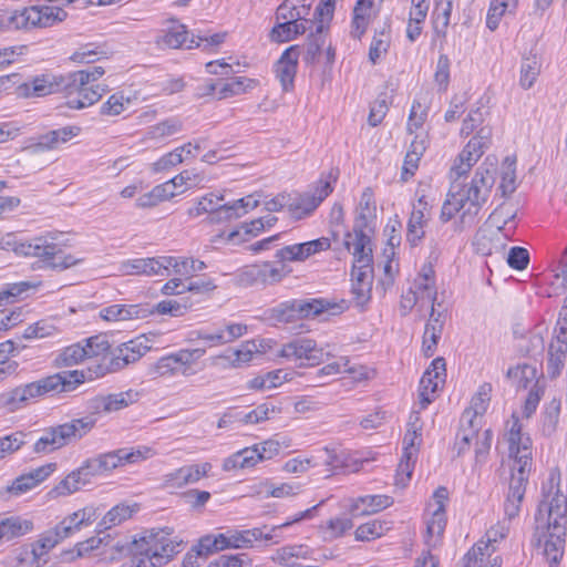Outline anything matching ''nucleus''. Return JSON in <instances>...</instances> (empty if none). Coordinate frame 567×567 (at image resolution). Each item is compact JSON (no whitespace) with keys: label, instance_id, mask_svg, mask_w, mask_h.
<instances>
[{"label":"nucleus","instance_id":"nucleus-19","mask_svg":"<svg viewBox=\"0 0 567 567\" xmlns=\"http://www.w3.org/2000/svg\"><path fill=\"white\" fill-rule=\"evenodd\" d=\"M162 35L156 40L159 47L168 49H193L198 48L199 42H195V38L188 40V31L186 25L179 23L175 19H169L166 22L165 28L162 30Z\"/></svg>","mask_w":567,"mask_h":567},{"label":"nucleus","instance_id":"nucleus-23","mask_svg":"<svg viewBox=\"0 0 567 567\" xmlns=\"http://www.w3.org/2000/svg\"><path fill=\"white\" fill-rule=\"evenodd\" d=\"M246 331L247 327L245 324L229 323L214 331L199 330L197 340L203 341L206 347L213 348L233 342L244 336Z\"/></svg>","mask_w":567,"mask_h":567},{"label":"nucleus","instance_id":"nucleus-10","mask_svg":"<svg viewBox=\"0 0 567 567\" xmlns=\"http://www.w3.org/2000/svg\"><path fill=\"white\" fill-rule=\"evenodd\" d=\"M66 12L55 6H31L9 13L6 27L9 30L30 31L35 28H49L66 18Z\"/></svg>","mask_w":567,"mask_h":567},{"label":"nucleus","instance_id":"nucleus-41","mask_svg":"<svg viewBox=\"0 0 567 567\" xmlns=\"http://www.w3.org/2000/svg\"><path fill=\"white\" fill-rule=\"evenodd\" d=\"M63 79L64 76L59 81H53L49 75L35 78L30 84L23 85L24 94L27 96H45L60 90L64 91Z\"/></svg>","mask_w":567,"mask_h":567},{"label":"nucleus","instance_id":"nucleus-29","mask_svg":"<svg viewBox=\"0 0 567 567\" xmlns=\"http://www.w3.org/2000/svg\"><path fill=\"white\" fill-rule=\"evenodd\" d=\"M429 215V204L425 197L422 196L419 198L417 204L413 206L408 223L406 239L412 246H415L424 237L423 227L427 221Z\"/></svg>","mask_w":567,"mask_h":567},{"label":"nucleus","instance_id":"nucleus-1","mask_svg":"<svg viewBox=\"0 0 567 567\" xmlns=\"http://www.w3.org/2000/svg\"><path fill=\"white\" fill-rule=\"evenodd\" d=\"M567 524V497L559 489V475L551 472L543 485V498L535 514L533 544L543 547L549 564H558L564 555Z\"/></svg>","mask_w":567,"mask_h":567},{"label":"nucleus","instance_id":"nucleus-7","mask_svg":"<svg viewBox=\"0 0 567 567\" xmlns=\"http://www.w3.org/2000/svg\"><path fill=\"white\" fill-rule=\"evenodd\" d=\"M497 161L486 157L476 168L470 183H457V190L467 202L466 216H477L488 200L496 182Z\"/></svg>","mask_w":567,"mask_h":567},{"label":"nucleus","instance_id":"nucleus-28","mask_svg":"<svg viewBox=\"0 0 567 567\" xmlns=\"http://www.w3.org/2000/svg\"><path fill=\"white\" fill-rule=\"evenodd\" d=\"M392 504L393 499L388 495H365L352 499L349 512L352 517H362L383 511Z\"/></svg>","mask_w":567,"mask_h":567},{"label":"nucleus","instance_id":"nucleus-42","mask_svg":"<svg viewBox=\"0 0 567 567\" xmlns=\"http://www.w3.org/2000/svg\"><path fill=\"white\" fill-rule=\"evenodd\" d=\"M321 505V503H319L318 505H315L313 507L311 508H308L303 512H300L299 514H297L295 516L293 519L291 520H287L280 525H276V526H272L268 532H264V529L266 528V526L264 528H255L259 534L260 536L256 535L255 536V542H272L274 544H278L279 543V538H280V535H279V532L284 528V527H288L290 525H292L293 523H297V522H300L302 519H307V518H310L312 517V513Z\"/></svg>","mask_w":567,"mask_h":567},{"label":"nucleus","instance_id":"nucleus-56","mask_svg":"<svg viewBox=\"0 0 567 567\" xmlns=\"http://www.w3.org/2000/svg\"><path fill=\"white\" fill-rule=\"evenodd\" d=\"M410 290L414 292L422 302H429L431 303V308H434V302L437 297L435 281H423L422 278L417 277Z\"/></svg>","mask_w":567,"mask_h":567},{"label":"nucleus","instance_id":"nucleus-33","mask_svg":"<svg viewBox=\"0 0 567 567\" xmlns=\"http://www.w3.org/2000/svg\"><path fill=\"white\" fill-rule=\"evenodd\" d=\"M80 133L78 126H64L61 128L49 131L38 137L33 145L37 152H44L56 148L60 144L66 143Z\"/></svg>","mask_w":567,"mask_h":567},{"label":"nucleus","instance_id":"nucleus-46","mask_svg":"<svg viewBox=\"0 0 567 567\" xmlns=\"http://www.w3.org/2000/svg\"><path fill=\"white\" fill-rule=\"evenodd\" d=\"M482 542L476 543L463 557L464 567H499V558L494 557L491 561V553H484Z\"/></svg>","mask_w":567,"mask_h":567},{"label":"nucleus","instance_id":"nucleus-25","mask_svg":"<svg viewBox=\"0 0 567 567\" xmlns=\"http://www.w3.org/2000/svg\"><path fill=\"white\" fill-rule=\"evenodd\" d=\"M138 398L140 393L134 390L107 395H97L92 399L91 408L97 413H110L127 408L130 404L136 402Z\"/></svg>","mask_w":567,"mask_h":567},{"label":"nucleus","instance_id":"nucleus-39","mask_svg":"<svg viewBox=\"0 0 567 567\" xmlns=\"http://www.w3.org/2000/svg\"><path fill=\"white\" fill-rule=\"evenodd\" d=\"M91 475L87 470L82 465L78 470L71 472L64 480H62L52 492L56 495H70L78 492L83 486L91 483Z\"/></svg>","mask_w":567,"mask_h":567},{"label":"nucleus","instance_id":"nucleus-21","mask_svg":"<svg viewBox=\"0 0 567 567\" xmlns=\"http://www.w3.org/2000/svg\"><path fill=\"white\" fill-rule=\"evenodd\" d=\"M373 280L372 265H353L351 272L352 288L357 306H364L371 298Z\"/></svg>","mask_w":567,"mask_h":567},{"label":"nucleus","instance_id":"nucleus-20","mask_svg":"<svg viewBox=\"0 0 567 567\" xmlns=\"http://www.w3.org/2000/svg\"><path fill=\"white\" fill-rule=\"evenodd\" d=\"M169 262L167 256L137 258L123 262L122 270L126 275L169 276Z\"/></svg>","mask_w":567,"mask_h":567},{"label":"nucleus","instance_id":"nucleus-14","mask_svg":"<svg viewBox=\"0 0 567 567\" xmlns=\"http://www.w3.org/2000/svg\"><path fill=\"white\" fill-rule=\"evenodd\" d=\"M280 357L303 359L308 361L310 365H317L327 360L330 357V352L318 347L315 340L302 338L284 344Z\"/></svg>","mask_w":567,"mask_h":567},{"label":"nucleus","instance_id":"nucleus-8","mask_svg":"<svg viewBox=\"0 0 567 567\" xmlns=\"http://www.w3.org/2000/svg\"><path fill=\"white\" fill-rule=\"evenodd\" d=\"M151 348L148 339L144 336L123 342L113 349V354L109 358V361L90 365L87 368V378L89 380H94L109 373L121 371L127 365L137 362Z\"/></svg>","mask_w":567,"mask_h":567},{"label":"nucleus","instance_id":"nucleus-11","mask_svg":"<svg viewBox=\"0 0 567 567\" xmlns=\"http://www.w3.org/2000/svg\"><path fill=\"white\" fill-rule=\"evenodd\" d=\"M205 352V348L181 349L175 353L159 358L153 365H151L150 374L155 378L172 377L177 374L183 367L184 370L182 373L187 375L188 368L199 360Z\"/></svg>","mask_w":567,"mask_h":567},{"label":"nucleus","instance_id":"nucleus-4","mask_svg":"<svg viewBox=\"0 0 567 567\" xmlns=\"http://www.w3.org/2000/svg\"><path fill=\"white\" fill-rule=\"evenodd\" d=\"M347 309L346 300L333 302L324 298L291 299L266 310L265 318L272 323H291L312 319L326 312L339 315Z\"/></svg>","mask_w":567,"mask_h":567},{"label":"nucleus","instance_id":"nucleus-55","mask_svg":"<svg viewBox=\"0 0 567 567\" xmlns=\"http://www.w3.org/2000/svg\"><path fill=\"white\" fill-rule=\"evenodd\" d=\"M515 159L506 157L503 163L499 189L504 197L509 196L516 189Z\"/></svg>","mask_w":567,"mask_h":567},{"label":"nucleus","instance_id":"nucleus-32","mask_svg":"<svg viewBox=\"0 0 567 567\" xmlns=\"http://www.w3.org/2000/svg\"><path fill=\"white\" fill-rule=\"evenodd\" d=\"M223 200L224 197L221 195H206L202 197L194 207L188 209V215L190 217H198L204 213H208L212 223L229 220L230 218H225L226 212L223 210L225 206V204H221Z\"/></svg>","mask_w":567,"mask_h":567},{"label":"nucleus","instance_id":"nucleus-22","mask_svg":"<svg viewBox=\"0 0 567 567\" xmlns=\"http://www.w3.org/2000/svg\"><path fill=\"white\" fill-rule=\"evenodd\" d=\"M299 55V45H291L284 51L275 65L276 76L280 81L284 91H290L293 87Z\"/></svg>","mask_w":567,"mask_h":567},{"label":"nucleus","instance_id":"nucleus-58","mask_svg":"<svg viewBox=\"0 0 567 567\" xmlns=\"http://www.w3.org/2000/svg\"><path fill=\"white\" fill-rule=\"evenodd\" d=\"M560 414V401L551 400L544 412L543 432L547 435H551L557 427Z\"/></svg>","mask_w":567,"mask_h":567},{"label":"nucleus","instance_id":"nucleus-5","mask_svg":"<svg viewBox=\"0 0 567 567\" xmlns=\"http://www.w3.org/2000/svg\"><path fill=\"white\" fill-rule=\"evenodd\" d=\"M171 533L146 530L133 543V565L135 567H159L171 560L179 551L181 544L171 539Z\"/></svg>","mask_w":567,"mask_h":567},{"label":"nucleus","instance_id":"nucleus-63","mask_svg":"<svg viewBox=\"0 0 567 567\" xmlns=\"http://www.w3.org/2000/svg\"><path fill=\"white\" fill-rule=\"evenodd\" d=\"M416 455L413 452H404L396 470V484L404 486L412 476Z\"/></svg>","mask_w":567,"mask_h":567},{"label":"nucleus","instance_id":"nucleus-30","mask_svg":"<svg viewBox=\"0 0 567 567\" xmlns=\"http://www.w3.org/2000/svg\"><path fill=\"white\" fill-rule=\"evenodd\" d=\"M467 202L457 190V183H452L447 197L442 206L441 219L446 223L452 219L456 213L462 212L461 221L463 224H473L476 216H466Z\"/></svg>","mask_w":567,"mask_h":567},{"label":"nucleus","instance_id":"nucleus-35","mask_svg":"<svg viewBox=\"0 0 567 567\" xmlns=\"http://www.w3.org/2000/svg\"><path fill=\"white\" fill-rule=\"evenodd\" d=\"M147 310L140 305H112L100 311L102 319L106 321H125L141 319L147 316Z\"/></svg>","mask_w":567,"mask_h":567},{"label":"nucleus","instance_id":"nucleus-48","mask_svg":"<svg viewBox=\"0 0 567 567\" xmlns=\"http://www.w3.org/2000/svg\"><path fill=\"white\" fill-rule=\"evenodd\" d=\"M422 422L417 412H412L403 439L404 452H413L416 455L421 442Z\"/></svg>","mask_w":567,"mask_h":567},{"label":"nucleus","instance_id":"nucleus-18","mask_svg":"<svg viewBox=\"0 0 567 567\" xmlns=\"http://www.w3.org/2000/svg\"><path fill=\"white\" fill-rule=\"evenodd\" d=\"M97 518L96 509L93 507H84L73 514L66 516L52 530L59 542L71 537L82 527L89 526Z\"/></svg>","mask_w":567,"mask_h":567},{"label":"nucleus","instance_id":"nucleus-40","mask_svg":"<svg viewBox=\"0 0 567 567\" xmlns=\"http://www.w3.org/2000/svg\"><path fill=\"white\" fill-rule=\"evenodd\" d=\"M310 6L299 4V0H282L275 11L276 23L288 20H303L309 18Z\"/></svg>","mask_w":567,"mask_h":567},{"label":"nucleus","instance_id":"nucleus-9","mask_svg":"<svg viewBox=\"0 0 567 567\" xmlns=\"http://www.w3.org/2000/svg\"><path fill=\"white\" fill-rule=\"evenodd\" d=\"M95 422V419L85 416L49 427L44 430L43 435L35 442L34 452L50 453L73 441L81 440L94 427Z\"/></svg>","mask_w":567,"mask_h":567},{"label":"nucleus","instance_id":"nucleus-45","mask_svg":"<svg viewBox=\"0 0 567 567\" xmlns=\"http://www.w3.org/2000/svg\"><path fill=\"white\" fill-rule=\"evenodd\" d=\"M167 259H171L169 269L172 268L174 274L186 279L193 278L195 274L206 268L204 261L193 258L167 256Z\"/></svg>","mask_w":567,"mask_h":567},{"label":"nucleus","instance_id":"nucleus-51","mask_svg":"<svg viewBox=\"0 0 567 567\" xmlns=\"http://www.w3.org/2000/svg\"><path fill=\"white\" fill-rule=\"evenodd\" d=\"M324 25L318 24L316 33H311L305 47L303 59L307 63H315L321 54L322 47L326 43L323 35Z\"/></svg>","mask_w":567,"mask_h":567},{"label":"nucleus","instance_id":"nucleus-52","mask_svg":"<svg viewBox=\"0 0 567 567\" xmlns=\"http://www.w3.org/2000/svg\"><path fill=\"white\" fill-rule=\"evenodd\" d=\"M60 542L52 533V530H48L41 535V537L31 545L30 554L32 556L31 563L35 564L37 567H40L41 558L53 547H55Z\"/></svg>","mask_w":567,"mask_h":567},{"label":"nucleus","instance_id":"nucleus-2","mask_svg":"<svg viewBox=\"0 0 567 567\" xmlns=\"http://www.w3.org/2000/svg\"><path fill=\"white\" fill-rule=\"evenodd\" d=\"M504 439L508 445L511 462V478L504 512L508 519H513L520 511L532 471L533 442L528 433L523 431V423L516 413H513L505 424Z\"/></svg>","mask_w":567,"mask_h":567},{"label":"nucleus","instance_id":"nucleus-16","mask_svg":"<svg viewBox=\"0 0 567 567\" xmlns=\"http://www.w3.org/2000/svg\"><path fill=\"white\" fill-rule=\"evenodd\" d=\"M87 378V369L84 371H62L37 381L41 395L50 392H71L82 384Z\"/></svg>","mask_w":567,"mask_h":567},{"label":"nucleus","instance_id":"nucleus-34","mask_svg":"<svg viewBox=\"0 0 567 567\" xmlns=\"http://www.w3.org/2000/svg\"><path fill=\"white\" fill-rule=\"evenodd\" d=\"M84 342L85 344L83 347L86 352V359L91 360L87 368L96 363L106 362V359L109 360L113 354V349H111V344L105 334H96L86 338Z\"/></svg>","mask_w":567,"mask_h":567},{"label":"nucleus","instance_id":"nucleus-49","mask_svg":"<svg viewBox=\"0 0 567 567\" xmlns=\"http://www.w3.org/2000/svg\"><path fill=\"white\" fill-rule=\"evenodd\" d=\"M231 548L228 529L218 535H207L200 538L198 544V555H208L215 550H225Z\"/></svg>","mask_w":567,"mask_h":567},{"label":"nucleus","instance_id":"nucleus-57","mask_svg":"<svg viewBox=\"0 0 567 567\" xmlns=\"http://www.w3.org/2000/svg\"><path fill=\"white\" fill-rule=\"evenodd\" d=\"M229 540L231 543V548L241 549V548H251L255 543V536L260 534L256 529H228Z\"/></svg>","mask_w":567,"mask_h":567},{"label":"nucleus","instance_id":"nucleus-3","mask_svg":"<svg viewBox=\"0 0 567 567\" xmlns=\"http://www.w3.org/2000/svg\"><path fill=\"white\" fill-rule=\"evenodd\" d=\"M55 237L51 234L35 237L29 241L18 240L12 234L0 239V248L12 250L17 255L25 257H38L47 267L54 270H64L78 264L72 255L63 254L62 249L54 243Z\"/></svg>","mask_w":567,"mask_h":567},{"label":"nucleus","instance_id":"nucleus-15","mask_svg":"<svg viewBox=\"0 0 567 567\" xmlns=\"http://www.w3.org/2000/svg\"><path fill=\"white\" fill-rule=\"evenodd\" d=\"M332 192L330 182L320 181L316 190L292 197L290 195L289 213L291 217L301 219L312 214L320 203Z\"/></svg>","mask_w":567,"mask_h":567},{"label":"nucleus","instance_id":"nucleus-53","mask_svg":"<svg viewBox=\"0 0 567 567\" xmlns=\"http://www.w3.org/2000/svg\"><path fill=\"white\" fill-rule=\"evenodd\" d=\"M86 359V352L81 343H74L63 349L56 357L58 367H71Z\"/></svg>","mask_w":567,"mask_h":567},{"label":"nucleus","instance_id":"nucleus-17","mask_svg":"<svg viewBox=\"0 0 567 567\" xmlns=\"http://www.w3.org/2000/svg\"><path fill=\"white\" fill-rule=\"evenodd\" d=\"M445 359L435 358L431 367L424 372L420 381V399L422 408L432 402L431 395L436 392L439 386L445 382L446 377Z\"/></svg>","mask_w":567,"mask_h":567},{"label":"nucleus","instance_id":"nucleus-37","mask_svg":"<svg viewBox=\"0 0 567 567\" xmlns=\"http://www.w3.org/2000/svg\"><path fill=\"white\" fill-rule=\"evenodd\" d=\"M567 355V340L555 338L548 349L547 373L551 379L557 378L564 365Z\"/></svg>","mask_w":567,"mask_h":567},{"label":"nucleus","instance_id":"nucleus-61","mask_svg":"<svg viewBox=\"0 0 567 567\" xmlns=\"http://www.w3.org/2000/svg\"><path fill=\"white\" fill-rule=\"evenodd\" d=\"M252 83L254 81L247 78H235L225 83L219 90V99L243 94L248 87H251Z\"/></svg>","mask_w":567,"mask_h":567},{"label":"nucleus","instance_id":"nucleus-27","mask_svg":"<svg viewBox=\"0 0 567 567\" xmlns=\"http://www.w3.org/2000/svg\"><path fill=\"white\" fill-rule=\"evenodd\" d=\"M363 226H354L353 234L347 233L344 245L348 249L353 247V265H372V249L370 248V237L364 233Z\"/></svg>","mask_w":567,"mask_h":567},{"label":"nucleus","instance_id":"nucleus-54","mask_svg":"<svg viewBox=\"0 0 567 567\" xmlns=\"http://www.w3.org/2000/svg\"><path fill=\"white\" fill-rule=\"evenodd\" d=\"M258 205L259 200L252 195H249L233 203H225L223 210L226 212L225 218L231 219L240 217L243 214H246L248 209H254L258 207Z\"/></svg>","mask_w":567,"mask_h":567},{"label":"nucleus","instance_id":"nucleus-6","mask_svg":"<svg viewBox=\"0 0 567 567\" xmlns=\"http://www.w3.org/2000/svg\"><path fill=\"white\" fill-rule=\"evenodd\" d=\"M104 73L102 66H91L65 75L63 89L66 93V105L70 109L81 110L97 102L105 90L95 82Z\"/></svg>","mask_w":567,"mask_h":567},{"label":"nucleus","instance_id":"nucleus-47","mask_svg":"<svg viewBox=\"0 0 567 567\" xmlns=\"http://www.w3.org/2000/svg\"><path fill=\"white\" fill-rule=\"evenodd\" d=\"M518 0H491L489 9L486 17V25L491 31L497 29L502 17L506 12L516 9Z\"/></svg>","mask_w":567,"mask_h":567},{"label":"nucleus","instance_id":"nucleus-50","mask_svg":"<svg viewBox=\"0 0 567 567\" xmlns=\"http://www.w3.org/2000/svg\"><path fill=\"white\" fill-rule=\"evenodd\" d=\"M389 528L386 522L373 519L360 525L354 532V537L359 542H370L381 537Z\"/></svg>","mask_w":567,"mask_h":567},{"label":"nucleus","instance_id":"nucleus-60","mask_svg":"<svg viewBox=\"0 0 567 567\" xmlns=\"http://www.w3.org/2000/svg\"><path fill=\"white\" fill-rule=\"evenodd\" d=\"M353 527L352 519L349 517H334L330 518L326 526L324 533L330 539L342 537L348 530Z\"/></svg>","mask_w":567,"mask_h":567},{"label":"nucleus","instance_id":"nucleus-24","mask_svg":"<svg viewBox=\"0 0 567 567\" xmlns=\"http://www.w3.org/2000/svg\"><path fill=\"white\" fill-rule=\"evenodd\" d=\"M491 143L492 128L489 126H481L456 158L474 166L489 147Z\"/></svg>","mask_w":567,"mask_h":567},{"label":"nucleus","instance_id":"nucleus-12","mask_svg":"<svg viewBox=\"0 0 567 567\" xmlns=\"http://www.w3.org/2000/svg\"><path fill=\"white\" fill-rule=\"evenodd\" d=\"M433 502L429 504L430 508H433L432 516L426 522V545L429 547H435L446 526V514H445V503L449 499V491L444 486H440L435 489L433 497Z\"/></svg>","mask_w":567,"mask_h":567},{"label":"nucleus","instance_id":"nucleus-62","mask_svg":"<svg viewBox=\"0 0 567 567\" xmlns=\"http://www.w3.org/2000/svg\"><path fill=\"white\" fill-rule=\"evenodd\" d=\"M132 516V509L125 505H116L111 508L104 516L101 522V525L107 529L112 526H116L122 522L126 520Z\"/></svg>","mask_w":567,"mask_h":567},{"label":"nucleus","instance_id":"nucleus-59","mask_svg":"<svg viewBox=\"0 0 567 567\" xmlns=\"http://www.w3.org/2000/svg\"><path fill=\"white\" fill-rule=\"evenodd\" d=\"M374 205L373 192L371 188H365L361 195L359 203V215L355 218L354 226H368V219L371 217V212Z\"/></svg>","mask_w":567,"mask_h":567},{"label":"nucleus","instance_id":"nucleus-36","mask_svg":"<svg viewBox=\"0 0 567 567\" xmlns=\"http://www.w3.org/2000/svg\"><path fill=\"white\" fill-rule=\"evenodd\" d=\"M266 458H270V455L264 454L258 446L246 447L225 460L224 470L252 467Z\"/></svg>","mask_w":567,"mask_h":567},{"label":"nucleus","instance_id":"nucleus-38","mask_svg":"<svg viewBox=\"0 0 567 567\" xmlns=\"http://www.w3.org/2000/svg\"><path fill=\"white\" fill-rule=\"evenodd\" d=\"M492 385L489 383H483L477 393L472 399V410L465 411L462 415L461 422H466L471 426L477 422V417L483 415L487 410L488 402L491 400Z\"/></svg>","mask_w":567,"mask_h":567},{"label":"nucleus","instance_id":"nucleus-13","mask_svg":"<svg viewBox=\"0 0 567 567\" xmlns=\"http://www.w3.org/2000/svg\"><path fill=\"white\" fill-rule=\"evenodd\" d=\"M286 276L285 266L275 267L271 262L251 265L237 275V282L243 287L275 285Z\"/></svg>","mask_w":567,"mask_h":567},{"label":"nucleus","instance_id":"nucleus-44","mask_svg":"<svg viewBox=\"0 0 567 567\" xmlns=\"http://www.w3.org/2000/svg\"><path fill=\"white\" fill-rule=\"evenodd\" d=\"M373 6V0H358L357 4L353 9V19H352V35L353 38L360 39L365 32L369 20L371 18V10Z\"/></svg>","mask_w":567,"mask_h":567},{"label":"nucleus","instance_id":"nucleus-64","mask_svg":"<svg viewBox=\"0 0 567 567\" xmlns=\"http://www.w3.org/2000/svg\"><path fill=\"white\" fill-rule=\"evenodd\" d=\"M538 73L539 68L537 65L536 58L524 59L520 65V85L524 89H529L534 84Z\"/></svg>","mask_w":567,"mask_h":567},{"label":"nucleus","instance_id":"nucleus-43","mask_svg":"<svg viewBox=\"0 0 567 567\" xmlns=\"http://www.w3.org/2000/svg\"><path fill=\"white\" fill-rule=\"evenodd\" d=\"M0 534L2 540H11L16 537L23 536L32 530L33 524L28 519L20 517H8L0 519Z\"/></svg>","mask_w":567,"mask_h":567},{"label":"nucleus","instance_id":"nucleus-31","mask_svg":"<svg viewBox=\"0 0 567 567\" xmlns=\"http://www.w3.org/2000/svg\"><path fill=\"white\" fill-rule=\"evenodd\" d=\"M443 328V313L435 312V309L432 307L430 318L425 324L422 341V352L426 358H431L434 354L439 340L441 339Z\"/></svg>","mask_w":567,"mask_h":567},{"label":"nucleus","instance_id":"nucleus-26","mask_svg":"<svg viewBox=\"0 0 567 567\" xmlns=\"http://www.w3.org/2000/svg\"><path fill=\"white\" fill-rule=\"evenodd\" d=\"M315 22L310 18L303 20H288L276 23L269 32V39L277 43L289 42L298 35L311 30Z\"/></svg>","mask_w":567,"mask_h":567}]
</instances>
